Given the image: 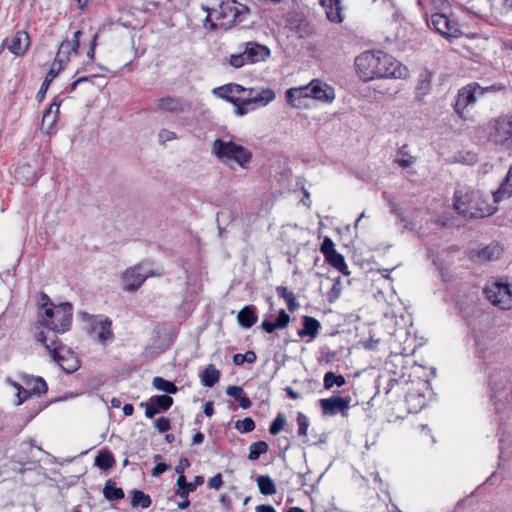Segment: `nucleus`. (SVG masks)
I'll return each instance as SVG.
<instances>
[{
    "mask_svg": "<svg viewBox=\"0 0 512 512\" xmlns=\"http://www.w3.org/2000/svg\"><path fill=\"white\" fill-rule=\"evenodd\" d=\"M61 69H62V60H58L56 58L52 64V67L48 71L38 93H37V98L39 99V101L43 100L49 85L57 77V75L59 74Z\"/></svg>",
    "mask_w": 512,
    "mask_h": 512,
    "instance_id": "obj_22",
    "label": "nucleus"
},
{
    "mask_svg": "<svg viewBox=\"0 0 512 512\" xmlns=\"http://www.w3.org/2000/svg\"><path fill=\"white\" fill-rule=\"evenodd\" d=\"M359 77L367 82L375 78H407L409 71L395 58L382 51H366L355 59Z\"/></svg>",
    "mask_w": 512,
    "mask_h": 512,
    "instance_id": "obj_1",
    "label": "nucleus"
},
{
    "mask_svg": "<svg viewBox=\"0 0 512 512\" xmlns=\"http://www.w3.org/2000/svg\"><path fill=\"white\" fill-rule=\"evenodd\" d=\"M276 290L278 295L286 301L289 311L293 312L298 309L299 304L293 292L283 286L277 287Z\"/></svg>",
    "mask_w": 512,
    "mask_h": 512,
    "instance_id": "obj_35",
    "label": "nucleus"
},
{
    "mask_svg": "<svg viewBox=\"0 0 512 512\" xmlns=\"http://www.w3.org/2000/svg\"><path fill=\"white\" fill-rule=\"evenodd\" d=\"M325 260L338 271L343 273L344 275H349L348 267L345 263V259L343 255L338 253L336 250L330 251V253L324 255Z\"/></svg>",
    "mask_w": 512,
    "mask_h": 512,
    "instance_id": "obj_26",
    "label": "nucleus"
},
{
    "mask_svg": "<svg viewBox=\"0 0 512 512\" xmlns=\"http://www.w3.org/2000/svg\"><path fill=\"white\" fill-rule=\"evenodd\" d=\"M178 475H179V477L177 479L178 489L176 490V492H180L181 490H186L187 485H188V482L186 481L184 474H178Z\"/></svg>",
    "mask_w": 512,
    "mask_h": 512,
    "instance_id": "obj_63",
    "label": "nucleus"
},
{
    "mask_svg": "<svg viewBox=\"0 0 512 512\" xmlns=\"http://www.w3.org/2000/svg\"><path fill=\"white\" fill-rule=\"evenodd\" d=\"M511 175H512V166L509 167L506 177H505L503 183L501 184V187L497 191H494L492 193L494 203H497L498 201H500L504 195H510V192L505 189V186L508 184L509 178Z\"/></svg>",
    "mask_w": 512,
    "mask_h": 512,
    "instance_id": "obj_41",
    "label": "nucleus"
},
{
    "mask_svg": "<svg viewBox=\"0 0 512 512\" xmlns=\"http://www.w3.org/2000/svg\"><path fill=\"white\" fill-rule=\"evenodd\" d=\"M16 179L22 181L24 184L31 185L35 182V172L27 164L19 166L15 170Z\"/></svg>",
    "mask_w": 512,
    "mask_h": 512,
    "instance_id": "obj_34",
    "label": "nucleus"
},
{
    "mask_svg": "<svg viewBox=\"0 0 512 512\" xmlns=\"http://www.w3.org/2000/svg\"><path fill=\"white\" fill-rule=\"evenodd\" d=\"M512 137V116H499L490 122L489 138L497 145H509Z\"/></svg>",
    "mask_w": 512,
    "mask_h": 512,
    "instance_id": "obj_9",
    "label": "nucleus"
},
{
    "mask_svg": "<svg viewBox=\"0 0 512 512\" xmlns=\"http://www.w3.org/2000/svg\"><path fill=\"white\" fill-rule=\"evenodd\" d=\"M391 211L393 214H395L401 222H405V217L403 216V213L401 211V208L396 204L395 202H390Z\"/></svg>",
    "mask_w": 512,
    "mask_h": 512,
    "instance_id": "obj_59",
    "label": "nucleus"
},
{
    "mask_svg": "<svg viewBox=\"0 0 512 512\" xmlns=\"http://www.w3.org/2000/svg\"><path fill=\"white\" fill-rule=\"evenodd\" d=\"M223 484L222 475L217 473L208 480V486L212 489L219 490Z\"/></svg>",
    "mask_w": 512,
    "mask_h": 512,
    "instance_id": "obj_55",
    "label": "nucleus"
},
{
    "mask_svg": "<svg viewBox=\"0 0 512 512\" xmlns=\"http://www.w3.org/2000/svg\"><path fill=\"white\" fill-rule=\"evenodd\" d=\"M41 303L42 309L39 311L34 325V334L38 331H44V328L53 332V336L68 331L72 321L71 304L65 302L54 305L45 293L41 294Z\"/></svg>",
    "mask_w": 512,
    "mask_h": 512,
    "instance_id": "obj_2",
    "label": "nucleus"
},
{
    "mask_svg": "<svg viewBox=\"0 0 512 512\" xmlns=\"http://www.w3.org/2000/svg\"><path fill=\"white\" fill-rule=\"evenodd\" d=\"M245 91H246L245 87H243L239 84L230 83V84L224 85L222 87L216 88L214 90V93L217 94L218 96L226 99L233 105H238L239 98L232 96V94H240Z\"/></svg>",
    "mask_w": 512,
    "mask_h": 512,
    "instance_id": "obj_20",
    "label": "nucleus"
},
{
    "mask_svg": "<svg viewBox=\"0 0 512 512\" xmlns=\"http://www.w3.org/2000/svg\"><path fill=\"white\" fill-rule=\"evenodd\" d=\"M212 153L220 162L224 164L234 162L240 167H245L252 157L251 152L245 147L232 141H224L222 139L213 141Z\"/></svg>",
    "mask_w": 512,
    "mask_h": 512,
    "instance_id": "obj_5",
    "label": "nucleus"
},
{
    "mask_svg": "<svg viewBox=\"0 0 512 512\" xmlns=\"http://www.w3.org/2000/svg\"><path fill=\"white\" fill-rule=\"evenodd\" d=\"M431 83L432 73L429 72L428 70L421 72L416 87L417 95L421 97L426 96L431 90Z\"/></svg>",
    "mask_w": 512,
    "mask_h": 512,
    "instance_id": "obj_28",
    "label": "nucleus"
},
{
    "mask_svg": "<svg viewBox=\"0 0 512 512\" xmlns=\"http://www.w3.org/2000/svg\"><path fill=\"white\" fill-rule=\"evenodd\" d=\"M245 63H249L247 58L244 57V51L239 54L231 55L229 59V64L235 68L242 67Z\"/></svg>",
    "mask_w": 512,
    "mask_h": 512,
    "instance_id": "obj_46",
    "label": "nucleus"
},
{
    "mask_svg": "<svg viewBox=\"0 0 512 512\" xmlns=\"http://www.w3.org/2000/svg\"><path fill=\"white\" fill-rule=\"evenodd\" d=\"M131 506L132 507H141L143 509L148 508L152 500L148 494H145L140 490H132L131 491Z\"/></svg>",
    "mask_w": 512,
    "mask_h": 512,
    "instance_id": "obj_33",
    "label": "nucleus"
},
{
    "mask_svg": "<svg viewBox=\"0 0 512 512\" xmlns=\"http://www.w3.org/2000/svg\"><path fill=\"white\" fill-rule=\"evenodd\" d=\"M350 398H342L333 396L330 398L320 399L319 406L324 415L334 416L337 413L346 415L349 409Z\"/></svg>",
    "mask_w": 512,
    "mask_h": 512,
    "instance_id": "obj_13",
    "label": "nucleus"
},
{
    "mask_svg": "<svg viewBox=\"0 0 512 512\" xmlns=\"http://www.w3.org/2000/svg\"><path fill=\"white\" fill-rule=\"evenodd\" d=\"M346 380L343 375H336L334 372H327L324 376L323 385L325 389H331L334 385L341 387Z\"/></svg>",
    "mask_w": 512,
    "mask_h": 512,
    "instance_id": "obj_39",
    "label": "nucleus"
},
{
    "mask_svg": "<svg viewBox=\"0 0 512 512\" xmlns=\"http://www.w3.org/2000/svg\"><path fill=\"white\" fill-rule=\"evenodd\" d=\"M296 96L299 97H305V89L304 86L297 87V88H290L286 91V98L287 101L293 104V98Z\"/></svg>",
    "mask_w": 512,
    "mask_h": 512,
    "instance_id": "obj_48",
    "label": "nucleus"
},
{
    "mask_svg": "<svg viewBox=\"0 0 512 512\" xmlns=\"http://www.w3.org/2000/svg\"><path fill=\"white\" fill-rule=\"evenodd\" d=\"M170 420L166 417H160L155 421V428L160 432L164 433L170 429Z\"/></svg>",
    "mask_w": 512,
    "mask_h": 512,
    "instance_id": "obj_50",
    "label": "nucleus"
},
{
    "mask_svg": "<svg viewBox=\"0 0 512 512\" xmlns=\"http://www.w3.org/2000/svg\"><path fill=\"white\" fill-rule=\"evenodd\" d=\"M269 49L256 43H247L244 50V57L249 63L265 60L269 56Z\"/></svg>",
    "mask_w": 512,
    "mask_h": 512,
    "instance_id": "obj_19",
    "label": "nucleus"
},
{
    "mask_svg": "<svg viewBox=\"0 0 512 512\" xmlns=\"http://www.w3.org/2000/svg\"><path fill=\"white\" fill-rule=\"evenodd\" d=\"M226 394L235 398L236 400H239L244 395V390L240 386L232 385L226 388Z\"/></svg>",
    "mask_w": 512,
    "mask_h": 512,
    "instance_id": "obj_51",
    "label": "nucleus"
},
{
    "mask_svg": "<svg viewBox=\"0 0 512 512\" xmlns=\"http://www.w3.org/2000/svg\"><path fill=\"white\" fill-rule=\"evenodd\" d=\"M289 322L290 316L284 310H281L275 322L276 326H278L279 329H283L289 324Z\"/></svg>",
    "mask_w": 512,
    "mask_h": 512,
    "instance_id": "obj_53",
    "label": "nucleus"
},
{
    "mask_svg": "<svg viewBox=\"0 0 512 512\" xmlns=\"http://www.w3.org/2000/svg\"><path fill=\"white\" fill-rule=\"evenodd\" d=\"M487 299L502 310H508L512 305V292L507 282L490 281L484 288Z\"/></svg>",
    "mask_w": 512,
    "mask_h": 512,
    "instance_id": "obj_7",
    "label": "nucleus"
},
{
    "mask_svg": "<svg viewBox=\"0 0 512 512\" xmlns=\"http://www.w3.org/2000/svg\"><path fill=\"white\" fill-rule=\"evenodd\" d=\"M57 116L52 115V110H47L42 117V128L49 131L56 123Z\"/></svg>",
    "mask_w": 512,
    "mask_h": 512,
    "instance_id": "obj_45",
    "label": "nucleus"
},
{
    "mask_svg": "<svg viewBox=\"0 0 512 512\" xmlns=\"http://www.w3.org/2000/svg\"><path fill=\"white\" fill-rule=\"evenodd\" d=\"M21 381L33 395H41L47 392V384L41 377H34L30 375L21 376Z\"/></svg>",
    "mask_w": 512,
    "mask_h": 512,
    "instance_id": "obj_21",
    "label": "nucleus"
},
{
    "mask_svg": "<svg viewBox=\"0 0 512 512\" xmlns=\"http://www.w3.org/2000/svg\"><path fill=\"white\" fill-rule=\"evenodd\" d=\"M103 495L109 501L121 500L124 498V491L117 487L113 480L109 479L103 488Z\"/></svg>",
    "mask_w": 512,
    "mask_h": 512,
    "instance_id": "obj_29",
    "label": "nucleus"
},
{
    "mask_svg": "<svg viewBox=\"0 0 512 512\" xmlns=\"http://www.w3.org/2000/svg\"><path fill=\"white\" fill-rule=\"evenodd\" d=\"M416 162V157L412 156L407 151V145L400 147L397 151L395 163L402 168L411 167Z\"/></svg>",
    "mask_w": 512,
    "mask_h": 512,
    "instance_id": "obj_32",
    "label": "nucleus"
},
{
    "mask_svg": "<svg viewBox=\"0 0 512 512\" xmlns=\"http://www.w3.org/2000/svg\"><path fill=\"white\" fill-rule=\"evenodd\" d=\"M140 405L145 407V416L147 418L151 419L159 412L157 407L151 402L150 399L145 403L142 402Z\"/></svg>",
    "mask_w": 512,
    "mask_h": 512,
    "instance_id": "obj_52",
    "label": "nucleus"
},
{
    "mask_svg": "<svg viewBox=\"0 0 512 512\" xmlns=\"http://www.w3.org/2000/svg\"><path fill=\"white\" fill-rule=\"evenodd\" d=\"M114 457L109 451H102L95 457V465L100 469H110L114 465Z\"/></svg>",
    "mask_w": 512,
    "mask_h": 512,
    "instance_id": "obj_38",
    "label": "nucleus"
},
{
    "mask_svg": "<svg viewBox=\"0 0 512 512\" xmlns=\"http://www.w3.org/2000/svg\"><path fill=\"white\" fill-rule=\"evenodd\" d=\"M285 425V417L283 414H278L274 421L271 423L269 427V432L271 435H277Z\"/></svg>",
    "mask_w": 512,
    "mask_h": 512,
    "instance_id": "obj_44",
    "label": "nucleus"
},
{
    "mask_svg": "<svg viewBox=\"0 0 512 512\" xmlns=\"http://www.w3.org/2000/svg\"><path fill=\"white\" fill-rule=\"evenodd\" d=\"M150 400L159 411H166L173 404V398L169 395H156L151 397Z\"/></svg>",
    "mask_w": 512,
    "mask_h": 512,
    "instance_id": "obj_40",
    "label": "nucleus"
},
{
    "mask_svg": "<svg viewBox=\"0 0 512 512\" xmlns=\"http://www.w3.org/2000/svg\"><path fill=\"white\" fill-rule=\"evenodd\" d=\"M256 512H276V510L271 505L261 504L256 507Z\"/></svg>",
    "mask_w": 512,
    "mask_h": 512,
    "instance_id": "obj_64",
    "label": "nucleus"
},
{
    "mask_svg": "<svg viewBox=\"0 0 512 512\" xmlns=\"http://www.w3.org/2000/svg\"><path fill=\"white\" fill-rule=\"evenodd\" d=\"M319 328L320 322L317 319L310 316H304L303 328L299 330L298 334L300 337L309 336L310 338L314 339L318 334Z\"/></svg>",
    "mask_w": 512,
    "mask_h": 512,
    "instance_id": "obj_25",
    "label": "nucleus"
},
{
    "mask_svg": "<svg viewBox=\"0 0 512 512\" xmlns=\"http://www.w3.org/2000/svg\"><path fill=\"white\" fill-rule=\"evenodd\" d=\"M428 23L445 38H458L462 34L458 23L443 13L432 14Z\"/></svg>",
    "mask_w": 512,
    "mask_h": 512,
    "instance_id": "obj_11",
    "label": "nucleus"
},
{
    "mask_svg": "<svg viewBox=\"0 0 512 512\" xmlns=\"http://www.w3.org/2000/svg\"><path fill=\"white\" fill-rule=\"evenodd\" d=\"M268 450H269V445L267 442H265V441L253 442L249 448L248 459L251 461H255L260 457V455L267 453Z\"/></svg>",
    "mask_w": 512,
    "mask_h": 512,
    "instance_id": "obj_36",
    "label": "nucleus"
},
{
    "mask_svg": "<svg viewBox=\"0 0 512 512\" xmlns=\"http://www.w3.org/2000/svg\"><path fill=\"white\" fill-rule=\"evenodd\" d=\"M261 328H262L264 331L268 332V333H272V332H274L276 329H279V328H278V326H276V323H275V322H274V323H272V322H270V321H263V322L261 323Z\"/></svg>",
    "mask_w": 512,
    "mask_h": 512,
    "instance_id": "obj_62",
    "label": "nucleus"
},
{
    "mask_svg": "<svg viewBox=\"0 0 512 512\" xmlns=\"http://www.w3.org/2000/svg\"><path fill=\"white\" fill-rule=\"evenodd\" d=\"M203 483L204 478L202 476H196L192 482H188L186 490L175 492V494L180 498H187L189 493L194 492L197 489V487L202 485Z\"/></svg>",
    "mask_w": 512,
    "mask_h": 512,
    "instance_id": "obj_42",
    "label": "nucleus"
},
{
    "mask_svg": "<svg viewBox=\"0 0 512 512\" xmlns=\"http://www.w3.org/2000/svg\"><path fill=\"white\" fill-rule=\"evenodd\" d=\"M507 88V86L505 85H502V84H494V85H491V86H487V87H482V90H483V95L487 92H497V91H502V90H505Z\"/></svg>",
    "mask_w": 512,
    "mask_h": 512,
    "instance_id": "obj_60",
    "label": "nucleus"
},
{
    "mask_svg": "<svg viewBox=\"0 0 512 512\" xmlns=\"http://www.w3.org/2000/svg\"><path fill=\"white\" fill-rule=\"evenodd\" d=\"M33 394L26 388L23 387L19 392H17L18 402L17 405H21L24 401L29 399Z\"/></svg>",
    "mask_w": 512,
    "mask_h": 512,
    "instance_id": "obj_56",
    "label": "nucleus"
},
{
    "mask_svg": "<svg viewBox=\"0 0 512 512\" xmlns=\"http://www.w3.org/2000/svg\"><path fill=\"white\" fill-rule=\"evenodd\" d=\"M492 389V399L494 400L496 410L501 412L502 406H509L508 397L510 394V389H508V391H502V389L497 387L496 383L493 384Z\"/></svg>",
    "mask_w": 512,
    "mask_h": 512,
    "instance_id": "obj_30",
    "label": "nucleus"
},
{
    "mask_svg": "<svg viewBox=\"0 0 512 512\" xmlns=\"http://www.w3.org/2000/svg\"><path fill=\"white\" fill-rule=\"evenodd\" d=\"M453 199L454 209L465 218H484L496 211V207L490 204L480 191L469 187H459Z\"/></svg>",
    "mask_w": 512,
    "mask_h": 512,
    "instance_id": "obj_3",
    "label": "nucleus"
},
{
    "mask_svg": "<svg viewBox=\"0 0 512 512\" xmlns=\"http://www.w3.org/2000/svg\"><path fill=\"white\" fill-rule=\"evenodd\" d=\"M503 248L498 244H489L481 249L472 250L470 258L476 262L483 263L494 261L501 257Z\"/></svg>",
    "mask_w": 512,
    "mask_h": 512,
    "instance_id": "obj_16",
    "label": "nucleus"
},
{
    "mask_svg": "<svg viewBox=\"0 0 512 512\" xmlns=\"http://www.w3.org/2000/svg\"><path fill=\"white\" fill-rule=\"evenodd\" d=\"M297 422H298V434L300 436H306L307 429H308V418L304 414L298 413Z\"/></svg>",
    "mask_w": 512,
    "mask_h": 512,
    "instance_id": "obj_47",
    "label": "nucleus"
},
{
    "mask_svg": "<svg viewBox=\"0 0 512 512\" xmlns=\"http://www.w3.org/2000/svg\"><path fill=\"white\" fill-rule=\"evenodd\" d=\"M483 95L482 86L478 83H471L461 88L458 92L457 101L454 105V110L458 116L464 119V109L471 104H474L478 96Z\"/></svg>",
    "mask_w": 512,
    "mask_h": 512,
    "instance_id": "obj_10",
    "label": "nucleus"
},
{
    "mask_svg": "<svg viewBox=\"0 0 512 512\" xmlns=\"http://www.w3.org/2000/svg\"><path fill=\"white\" fill-rule=\"evenodd\" d=\"M237 320L243 328L252 327L258 320L256 308L252 305L245 306L238 312Z\"/></svg>",
    "mask_w": 512,
    "mask_h": 512,
    "instance_id": "obj_23",
    "label": "nucleus"
},
{
    "mask_svg": "<svg viewBox=\"0 0 512 512\" xmlns=\"http://www.w3.org/2000/svg\"><path fill=\"white\" fill-rule=\"evenodd\" d=\"M220 379V371L209 364L201 374V382L206 387H213Z\"/></svg>",
    "mask_w": 512,
    "mask_h": 512,
    "instance_id": "obj_27",
    "label": "nucleus"
},
{
    "mask_svg": "<svg viewBox=\"0 0 512 512\" xmlns=\"http://www.w3.org/2000/svg\"><path fill=\"white\" fill-rule=\"evenodd\" d=\"M235 428L240 433H248L254 430L255 428V422L252 418L246 417L242 420H238L235 424Z\"/></svg>",
    "mask_w": 512,
    "mask_h": 512,
    "instance_id": "obj_43",
    "label": "nucleus"
},
{
    "mask_svg": "<svg viewBox=\"0 0 512 512\" xmlns=\"http://www.w3.org/2000/svg\"><path fill=\"white\" fill-rule=\"evenodd\" d=\"M247 12L244 5L237 3L235 0H221L219 7L213 9L215 13L216 23H211L212 28L228 29L242 21L243 15Z\"/></svg>",
    "mask_w": 512,
    "mask_h": 512,
    "instance_id": "obj_6",
    "label": "nucleus"
},
{
    "mask_svg": "<svg viewBox=\"0 0 512 512\" xmlns=\"http://www.w3.org/2000/svg\"><path fill=\"white\" fill-rule=\"evenodd\" d=\"M321 4L326 8L327 18L331 22L340 23L342 22L341 11L342 8L340 6L339 0H321Z\"/></svg>",
    "mask_w": 512,
    "mask_h": 512,
    "instance_id": "obj_24",
    "label": "nucleus"
},
{
    "mask_svg": "<svg viewBox=\"0 0 512 512\" xmlns=\"http://www.w3.org/2000/svg\"><path fill=\"white\" fill-rule=\"evenodd\" d=\"M190 466V462L187 458H181L179 460L178 465L175 467V472L177 474H184L186 468Z\"/></svg>",
    "mask_w": 512,
    "mask_h": 512,
    "instance_id": "obj_57",
    "label": "nucleus"
},
{
    "mask_svg": "<svg viewBox=\"0 0 512 512\" xmlns=\"http://www.w3.org/2000/svg\"><path fill=\"white\" fill-rule=\"evenodd\" d=\"M248 92V98L243 99L244 105H252L257 104L260 106H266L270 102H272L276 94L275 92L270 88H262V89H256V88H249L246 89Z\"/></svg>",
    "mask_w": 512,
    "mask_h": 512,
    "instance_id": "obj_15",
    "label": "nucleus"
},
{
    "mask_svg": "<svg viewBox=\"0 0 512 512\" xmlns=\"http://www.w3.org/2000/svg\"><path fill=\"white\" fill-rule=\"evenodd\" d=\"M340 292H341V288H340V281H339V280H337V281L334 283L333 287L331 288V291H330V300L332 301V300H334V299L338 298V297H339V295H340Z\"/></svg>",
    "mask_w": 512,
    "mask_h": 512,
    "instance_id": "obj_61",
    "label": "nucleus"
},
{
    "mask_svg": "<svg viewBox=\"0 0 512 512\" xmlns=\"http://www.w3.org/2000/svg\"><path fill=\"white\" fill-rule=\"evenodd\" d=\"M177 138L175 132L170 131L168 129H161L158 133V140L161 144H164L168 141L174 140Z\"/></svg>",
    "mask_w": 512,
    "mask_h": 512,
    "instance_id": "obj_49",
    "label": "nucleus"
},
{
    "mask_svg": "<svg viewBox=\"0 0 512 512\" xmlns=\"http://www.w3.org/2000/svg\"><path fill=\"white\" fill-rule=\"evenodd\" d=\"M35 339L45 346L53 360L57 362L65 372L73 373L79 368L80 362L75 353L63 346L57 336L54 335L51 338L45 331H38L35 333Z\"/></svg>",
    "mask_w": 512,
    "mask_h": 512,
    "instance_id": "obj_4",
    "label": "nucleus"
},
{
    "mask_svg": "<svg viewBox=\"0 0 512 512\" xmlns=\"http://www.w3.org/2000/svg\"><path fill=\"white\" fill-rule=\"evenodd\" d=\"M335 248H334V243L332 241V239L330 237H325L322 244H321V247H320V251L323 255H326L328 253H330V251H334Z\"/></svg>",
    "mask_w": 512,
    "mask_h": 512,
    "instance_id": "obj_54",
    "label": "nucleus"
},
{
    "mask_svg": "<svg viewBox=\"0 0 512 512\" xmlns=\"http://www.w3.org/2000/svg\"><path fill=\"white\" fill-rule=\"evenodd\" d=\"M156 107L158 109L174 113L180 114L189 111L190 106L183 102L178 98H173L170 96L160 98L156 101Z\"/></svg>",
    "mask_w": 512,
    "mask_h": 512,
    "instance_id": "obj_18",
    "label": "nucleus"
},
{
    "mask_svg": "<svg viewBox=\"0 0 512 512\" xmlns=\"http://www.w3.org/2000/svg\"><path fill=\"white\" fill-rule=\"evenodd\" d=\"M3 44L13 55L22 56L30 46V37L26 31L19 30L10 39H5Z\"/></svg>",
    "mask_w": 512,
    "mask_h": 512,
    "instance_id": "obj_14",
    "label": "nucleus"
},
{
    "mask_svg": "<svg viewBox=\"0 0 512 512\" xmlns=\"http://www.w3.org/2000/svg\"><path fill=\"white\" fill-rule=\"evenodd\" d=\"M152 384L155 389L169 394H175L178 391V388L173 382L159 376L153 378Z\"/></svg>",
    "mask_w": 512,
    "mask_h": 512,
    "instance_id": "obj_37",
    "label": "nucleus"
},
{
    "mask_svg": "<svg viewBox=\"0 0 512 512\" xmlns=\"http://www.w3.org/2000/svg\"><path fill=\"white\" fill-rule=\"evenodd\" d=\"M169 468V466L165 463H158L154 469L152 470L151 472V475L153 477H158L160 476L162 473H164L167 469Z\"/></svg>",
    "mask_w": 512,
    "mask_h": 512,
    "instance_id": "obj_58",
    "label": "nucleus"
},
{
    "mask_svg": "<svg viewBox=\"0 0 512 512\" xmlns=\"http://www.w3.org/2000/svg\"><path fill=\"white\" fill-rule=\"evenodd\" d=\"M305 97H312L316 100L330 103L335 98V92L332 87L314 79L308 85L304 86Z\"/></svg>",
    "mask_w": 512,
    "mask_h": 512,
    "instance_id": "obj_12",
    "label": "nucleus"
},
{
    "mask_svg": "<svg viewBox=\"0 0 512 512\" xmlns=\"http://www.w3.org/2000/svg\"><path fill=\"white\" fill-rule=\"evenodd\" d=\"M161 272H155L154 270H143L142 264H137L135 266L127 268L121 275V282L123 289L126 291H136L138 290L143 282L148 277L153 276H161Z\"/></svg>",
    "mask_w": 512,
    "mask_h": 512,
    "instance_id": "obj_8",
    "label": "nucleus"
},
{
    "mask_svg": "<svg viewBox=\"0 0 512 512\" xmlns=\"http://www.w3.org/2000/svg\"><path fill=\"white\" fill-rule=\"evenodd\" d=\"M259 491L263 495H273L276 493V485L268 475H260L256 479Z\"/></svg>",
    "mask_w": 512,
    "mask_h": 512,
    "instance_id": "obj_31",
    "label": "nucleus"
},
{
    "mask_svg": "<svg viewBox=\"0 0 512 512\" xmlns=\"http://www.w3.org/2000/svg\"><path fill=\"white\" fill-rule=\"evenodd\" d=\"M112 323L104 316L93 317L91 322V328L94 333L97 334V338L100 342H105L112 338Z\"/></svg>",
    "mask_w": 512,
    "mask_h": 512,
    "instance_id": "obj_17",
    "label": "nucleus"
}]
</instances>
